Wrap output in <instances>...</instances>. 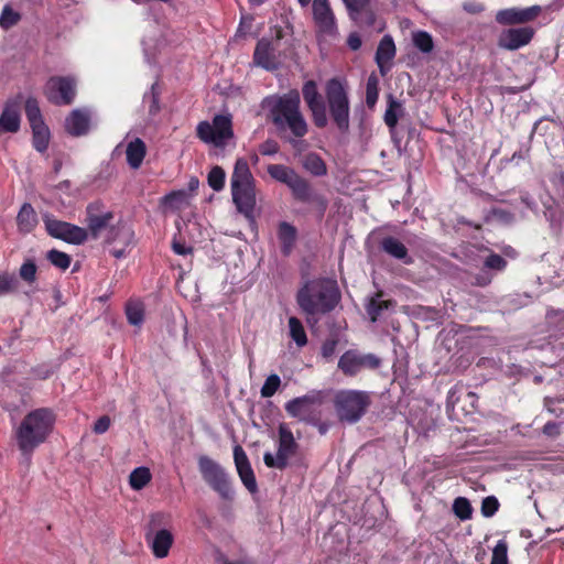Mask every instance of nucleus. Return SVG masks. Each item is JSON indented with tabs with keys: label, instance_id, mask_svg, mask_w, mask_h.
<instances>
[{
	"label": "nucleus",
	"instance_id": "nucleus-1",
	"mask_svg": "<svg viewBox=\"0 0 564 564\" xmlns=\"http://www.w3.org/2000/svg\"><path fill=\"white\" fill-rule=\"evenodd\" d=\"M267 118L275 127L276 132L294 150L301 152L304 147L302 139L308 132V123L301 110V97L297 90L283 95H273L263 100Z\"/></svg>",
	"mask_w": 564,
	"mask_h": 564
},
{
	"label": "nucleus",
	"instance_id": "nucleus-2",
	"mask_svg": "<svg viewBox=\"0 0 564 564\" xmlns=\"http://www.w3.org/2000/svg\"><path fill=\"white\" fill-rule=\"evenodd\" d=\"M340 300L337 283L330 279L306 281L296 293V303L306 315V322H316L317 315L332 312Z\"/></svg>",
	"mask_w": 564,
	"mask_h": 564
},
{
	"label": "nucleus",
	"instance_id": "nucleus-3",
	"mask_svg": "<svg viewBox=\"0 0 564 564\" xmlns=\"http://www.w3.org/2000/svg\"><path fill=\"white\" fill-rule=\"evenodd\" d=\"M55 415L41 408L28 413L15 430V440L22 455L30 458L34 449L44 443L53 430Z\"/></svg>",
	"mask_w": 564,
	"mask_h": 564
},
{
	"label": "nucleus",
	"instance_id": "nucleus-4",
	"mask_svg": "<svg viewBox=\"0 0 564 564\" xmlns=\"http://www.w3.org/2000/svg\"><path fill=\"white\" fill-rule=\"evenodd\" d=\"M232 202L239 213L252 218L256 208V181L248 162L240 158L236 161L230 178Z\"/></svg>",
	"mask_w": 564,
	"mask_h": 564
},
{
	"label": "nucleus",
	"instance_id": "nucleus-5",
	"mask_svg": "<svg viewBox=\"0 0 564 564\" xmlns=\"http://www.w3.org/2000/svg\"><path fill=\"white\" fill-rule=\"evenodd\" d=\"M327 393L322 390H312L308 393L288 401L284 405L286 413L299 421L317 425L322 417V406Z\"/></svg>",
	"mask_w": 564,
	"mask_h": 564
},
{
	"label": "nucleus",
	"instance_id": "nucleus-6",
	"mask_svg": "<svg viewBox=\"0 0 564 564\" xmlns=\"http://www.w3.org/2000/svg\"><path fill=\"white\" fill-rule=\"evenodd\" d=\"M371 403L370 394L359 390H341L335 395V410L340 421L358 422Z\"/></svg>",
	"mask_w": 564,
	"mask_h": 564
},
{
	"label": "nucleus",
	"instance_id": "nucleus-7",
	"mask_svg": "<svg viewBox=\"0 0 564 564\" xmlns=\"http://www.w3.org/2000/svg\"><path fill=\"white\" fill-rule=\"evenodd\" d=\"M326 100L330 117L340 132L349 130V100L343 84L333 78L326 86Z\"/></svg>",
	"mask_w": 564,
	"mask_h": 564
},
{
	"label": "nucleus",
	"instance_id": "nucleus-8",
	"mask_svg": "<svg viewBox=\"0 0 564 564\" xmlns=\"http://www.w3.org/2000/svg\"><path fill=\"white\" fill-rule=\"evenodd\" d=\"M196 134L205 143L225 148L234 138L231 115H216L212 122L200 121Z\"/></svg>",
	"mask_w": 564,
	"mask_h": 564
},
{
	"label": "nucleus",
	"instance_id": "nucleus-9",
	"mask_svg": "<svg viewBox=\"0 0 564 564\" xmlns=\"http://www.w3.org/2000/svg\"><path fill=\"white\" fill-rule=\"evenodd\" d=\"M198 469L205 482L218 492L223 499H232L234 491L228 476L217 462L205 455L199 456Z\"/></svg>",
	"mask_w": 564,
	"mask_h": 564
},
{
	"label": "nucleus",
	"instance_id": "nucleus-10",
	"mask_svg": "<svg viewBox=\"0 0 564 564\" xmlns=\"http://www.w3.org/2000/svg\"><path fill=\"white\" fill-rule=\"evenodd\" d=\"M283 37V30L280 26L271 29V39L262 37L258 41L253 53L254 65L267 70L278 68V52L280 40Z\"/></svg>",
	"mask_w": 564,
	"mask_h": 564
},
{
	"label": "nucleus",
	"instance_id": "nucleus-11",
	"mask_svg": "<svg viewBox=\"0 0 564 564\" xmlns=\"http://www.w3.org/2000/svg\"><path fill=\"white\" fill-rule=\"evenodd\" d=\"M296 451L297 443L293 433L284 424H280L278 453L275 456L270 452L264 453L263 462L269 468L282 470L288 466L289 458L296 454Z\"/></svg>",
	"mask_w": 564,
	"mask_h": 564
},
{
	"label": "nucleus",
	"instance_id": "nucleus-12",
	"mask_svg": "<svg viewBox=\"0 0 564 564\" xmlns=\"http://www.w3.org/2000/svg\"><path fill=\"white\" fill-rule=\"evenodd\" d=\"M44 95L54 105H70L76 95V82L72 77H51L45 85Z\"/></svg>",
	"mask_w": 564,
	"mask_h": 564
},
{
	"label": "nucleus",
	"instance_id": "nucleus-13",
	"mask_svg": "<svg viewBox=\"0 0 564 564\" xmlns=\"http://www.w3.org/2000/svg\"><path fill=\"white\" fill-rule=\"evenodd\" d=\"M44 224L47 232L57 239L68 243L80 245L86 241L88 234L83 227L44 216Z\"/></svg>",
	"mask_w": 564,
	"mask_h": 564
},
{
	"label": "nucleus",
	"instance_id": "nucleus-14",
	"mask_svg": "<svg viewBox=\"0 0 564 564\" xmlns=\"http://www.w3.org/2000/svg\"><path fill=\"white\" fill-rule=\"evenodd\" d=\"M381 364L373 354H360L357 350H347L338 360V368L349 377L356 376L365 368L377 369Z\"/></svg>",
	"mask_w": 564,
	"mask_h": 564
},
{
	"label": "nucleus",
	"instance_id": "nucleus-15",
	"mask_svg": "<svg viewBox=\"0 0 564 564\" xmlns=\"http://www.w3.org/2000/svg\"><path fill=\"white\" fill-rule=\"evenodd\" d=\"M113 213L106 208L100 200L88 204L86 208V223L93 238H98L100 232L107 229L113 220Z\"/></svg>",
	"mask_w": 564,
	"mask_h": 564
},
{
	"label": "nucleus",
	"instance_id": "nucleus-16",
	"mask_svg": "<svg viewBox=\"0 0 564 564\" xmlns=\"http://www.w3.org/2000/svg\"><path fill=\"white\" fill-rule=\"evenodd\" d=\"M161 518V514L151 516V530H149L145 534V538L151 545L152 552L158 558H163L167 556L169 551L173 544V534L169 530L160 529L156 532L152 533V530L155 528L156 522Z\"/></svg>",
	"mask_w": 564,
	"mask_h": 564
},
{
	"label": "nucleus",
	"instance_id": "nucleus-17",
	"mask_svg": "<svg viewBox=\"0 0 564 564\" xmlns=\"http://www.w3.org/2000/svg\"><path fill=\"white\" fill-rule=\"evenodd\" d=\"M534 30L530 26L503 30L498 37V46L507 51H516L528 45L533 39Z\"/></svg>",
	"mask_w": 564,
	"mask_h": 564
},
{
	"label": "nucleus",
	"instance_id": "nucleus-18",
	"mask_svg": "<svg viewBox=\"0 0 564 564\" xmlns=\"http://www.w3.org/2000/svg\"><path fill=\"white\" fill-rule=\"evenodd\" d=\"M541 10L540 6L503 9L496 13V21L502 25L522 24L535 20Z\"/></svg>",
	"mask_w": 564,
	"mask_h": 564
},
{
	"label": "nucleus",
	"instance_id": "nucleus-19",
	"mask_svg": "<svg viewBox=\"0 0 564 564\" xmlns=\"http://www.w3.org/2000/svg\"><path fill=\"white\" fill-rule=\"evenodd\" d=\"M313 18L318 32L326 35H335L337 28L335 15L328 0H313Z\"/></svg>",
	"mask_w": 564,
	"mask_h": 564
},
{
	"label": "nucleus",
	"instance_id": "nucleus-20",
	"mask_svg": "<svg viewBox=\"0 0 564 564\" xmlns=\"http://www.w3.org/2000/svg\"><path fill=\"white\" fill-rule=\"evenodd\" d=\"M22 95L7 101L0 116V132H18L20 129V106Z\"/></svg>",
	"mask_w": 564,
	"mask_h": 564
},
{
	"label": "nucleus",
	"instance_id": "nucleus-21",
	"mask_svg": "<svg viewBox=\"0 0 564 564\" xmlns=\"http://www.w3.org/2000/svg\"><path fill=\"white\" fill-rule=\"evenodd\" d=\"M234 459H235V465H236L238 475H239L242 484L246 486V488L250 492H256L257 491L256 477H254L253 470L251 468V465L249 463V459L247 457V454L240 445H237L234 448Z\"/></svg>",
	"mask_w": 564,
	"mask_h": 564
},
{
	"label": "nucleus",
	"instance_id": "nucleus-22",
	"mask_svg": "<svg viewBox=\"0 0 564 564\" xmlns=\"http://www.w3.org/2000/svg\"><path fill=\"white\" fill-rule=\"evenodd\" d=\"M289 187L294 198L302 203H318L325 205L323 197L316 194L308 182L299 174L289 184Z\"/></svg>",
	"mask_w": 564,
	"mask_h": 564
},
{
	"label": "nucleus",
	"instance_id": "nucleus-23",
	"mask_svg": "<svg viewBox=\"0 0 564 564\" xmlns=\"http://www.w3.org/2000/svg\"><path fill=\"white\" fill-rule=\"evenodd\" d=\"M395 56V45L391 35H384L377 47L376 51V63L379 67L381 75H386V73L391 67V61Z\"/></svg>",
	"mask_w": 564,
	"mask_h": 564
},
{
	"label": "nucleus",
	"instance_id": "nucleus-24",
	"mask_svg": "<svg viewBox=\"0 0 564 564\" xmlns=\"http://www.w3.org/2000/svg\"><path fill=\"white\" fill-rule=\"evenodd\" d=\"M90 117L86 110L75 109L65 120L66 131L75 137L84 135L89 130Z\"/></svg>",
	"mask_w": 564,
	"mask_h": 564
},
{
	"label": "nucleus",
	"instance_id": "nucleus-25",
	"mask_svg": "<svg viewBox=\"0 0 564 564\" xmlns=\"http://www.w3.org/2000/svg\"><path fill=\"white\" fill-rule=\"evenodd\" d=\"M111 236L108 238L109 242H113L117 240V238H120V241L122 242V248H113L110 250V254L117 259L124 257L126 249L124 247L129 246L131 243L133 232L130 230V228L126 226H117L111 227L110 232Z\"/></svg>",
	"mask_w": 564,
	"mask_h": 564
},
{
	"label": "nucleus",
	"instance_id": "nucleus-26",
	"mask_svg": "<svg viewBox=\"0 0 564 564\" xmlns=\"http://www.w3.org/2000/svg\"><path fill=\"white\" fill-rule=\"evenodd\" d=\"M145 153V143L140 138H135L134 140L130 141L126 150V156L129 166L134 170L139 169L143 162Z\"/></svg>",
	"mask_w": 564,
	"mask_h": 564
},
{
	"label": "nucleus",
	"instance_id": "nucleus-27",
	"mask_svg": "<svg viewBox=\"0 0 564 564\" xmlns=\"http://www.w3.org/2000/svg\"><path fill=\"white\" fill-rule=\"evenodd\" d=\"M17 225L22 234L31 232L37 225V215L31 204L24 203L18 213Z\"/></svg>",
	"mask_w": 564,
	"mask_h": 564
},
{
	"label": "nucleus",
	"instance_id": "nucleus-28",
	"mask_svg": "<svg viewBox=\"0 0 564 564\" xmlns=\"http://www.w3.org/2000/svg\"><path fill=\"white\" fill-rule=\"evenodd\" d=\"M381 248L384 252L391 257L404 260L405 263H410L411 259L408 258L406 247L394 237H386L381 241Z\"/></svg>",
	"mask_w": 564,
	"mask_h": 564
},
{
	"label": "nucleus",
	"instance_id": "nucleus-29",
	"mask_svg": "<svg viewBox=\"0 0 564 564\" xmlns=\"http://www.w3.org/2000/svg\"><path fill=\"white\" fill-rule=\"evenodd\" d=\"M403 104L395 99L392 95L388 96V107L386 109L383 120L384 123L392 130L397 127L399 117L403 116Z\"/></svg>",
	"mask_w": 564,
	"mask_h": 564
},
{
	"label": "nucleus",
	"instance_id": "nucleus-30",
	"mask_svg": "<svg viewBox=\"0 0 564 564\" xmlns=\"http://www.w3.org/2000/svg\"><path fill=\"white\" fill-rule=\"evenodd\" d=\"M279 239L281 241L282 252L288 256L293 249L296 239V229L289 223H281L279 226Z\"/></svg>",
	"mask_w": 564,
	"mask_h": 564
},
{
	"label": "nucleus",
	"instance_id": "nucleus-31",
	"mask_svg": "<svg viewBox=\"0 0 564 564\" xmlns=\"http://www.w3.org/2000/svg\"><path fill=\"white\" fill-rule=\"evenodd\" d=\"M303 167L315 176H323L327 173L324 160L316 153H308L303 158Z\"/></svg>",
	"mask_w": 564,
	"mask_h": 564
},
{
	"label": "nucleus",
	"instance_id": "nucleus-32",
	"mask_svg": "<svg viewBox=\"0 0 564 564\" xmlns=\"http://www.w3.org/2000/svg\"><path fill=\"white\" fill-rule=\"evenodd\" d=\"M269 175L275 181L283 183L289 186L297 173L283 164H271L268 166Z\"/></svg>",
	"mask_w": 564,
	"mask_h": 564
},
{
	"label": "nucleus",
	"instance_id": "nucleus-33",
	"mask_svg": "<svg viewBox=\"0 0 564 564\" xmlns=\"http://www.w3.org/2000/svg\"><path fill=\"white\" fill-rule=\"evenodd\" d=\"M390 304H391L390 301L381 300V293H377L375 296L370 297V300L366 306V311L370 317V321L376 322L378 319V317L381 315V313L384 310H388Z\"/></svg>",
	"mask_w": 564,
	"mask_h": 564
},
{
	"label": "nucleus",
	"instance_id": "nucleus-34",
	"mask_svg": "<svg viewBox=\"0 0 564 564\" xmlns=\"http://www.w3.org/2000/svg\"><path fill=\"white\" fill-rule=\"evenodd\" d=\"M33 145L39 152H44L48 147L50 131L45 123L33 126Z\"/></svg>",
	"mask_w": 564,
	"mask_h": 564
},
{
	"label": "nucleus",
	"instance_id": "nucleus-35",
	"mask_svg": "<svg viewBox=\"0 0 564 564\" xmlns=\"http://www.w3.org/2000/svg\"><path fill=\"white\" fill-rule=\"evenodd\" d=\"M151 480V473L148 467H138L133 469L129 476V484L132 489L141 490Z\"/></svg>",
	"mask_w": 564,
	"mask_h": 564
},
{
	"label": "nucleus",
	"instance_id": "nucleus-36",
	"mask_svg": "<svg viewBox=\"0 0 564 564\" xmlns=\"http://www.w3.org/2000/svg\"><path fill=\"white\" fill-rule=\"evenodd\" d=\"M302 94L308 109L324 104L318 94L317 86L313 80H308L304 84Z\"/></svg>",
	"mask_w": 564,
	"mask_h": 564
},
{
	"label": "nucleus",
	"instance_id": "nucleus-37",
	"mask_svg": "<svg viewBox=\"0 0 564 564\" xmlns=\"http://www.w3.org/2000/svg\"><path fill=\"white\" fill-rule=\"evenodd\" d=\"M128 322L133 326H141L144 318V307L141 302L131 301L126 306Z\"/></svg>",
	"mask_w": 564,
	"mask_h": 564
},
{
	"label": "nucleus",
	"instance_id": "nucleus-38",
	"mask_svg": "<svg viewBox=\"0 0 564 564\" xmlns=\"http://www.w3.org/2000/svg\"><path fill=\"white\" fill-rule=\"evenodd\" d=\"M290 336L296 343L299 347H303L307 344V337L305 329L297 317L289 318Z\"/></svg>",
	"mask_w": 564,
	"mask_h": 564
},
{
	"label": "nucleus",
	"instance_id": "nucleus-39",
	"mask_svg": "<svg viewBox=\"0 0 564 564\" xmlns=\"http://www.w3.org/2000/svg\"><path fill=\"white\" fill-rule=\"evenodd\" d=\"M25 115L31 127L44 123L39 102L33 97L25 100Z\"/></svg>",
	"mask_w": 564,
	"mask_h": 564
},
{
	"label": "nucleus",
	"instance_id": "nucleus-40",
	"mask_svg": "<svg viewBox=\"0 0 564 564\" xmlns=\"http://www.w3.org/2000/svg\"><path fill=\"white\" fill-rule=\"evenodd\" d=\"M414 46L422 53H431L434 48V42L430 33L416 31L412 34Z\"/></svg>",
	"mask_w": 564,
	"mask_h": 564
},
{
	"label": "nucleus",
	"instance_id": "nucleus-41",
	"mask_svg": "<svg viewBox=\"0 0 564 564\" xmlns=\"http://www.w3.org/2000/svg\"><path fill=\"white\" fill-rule=\"evenodd\" d=\"M164 202L172 208L182 209L189 205V194L185 191H176L167 194Z\"/></svg>",
	"mask_w": 564,
	"mask_h": 564
},
{
	"label": "nucleus",
	"instance_id": "nucleus-42",
	"mask_svg": "<svg viewBox=\"0 0 564 564\" xmlns=\"http://www.w3.org/2000/svg\"><path fill=\"white\" fill-rule=\"evenodd\" d=\"M453 511L460 520H468L471 518L473 508L467 498L458 497L453 502Z\"/></svg>",
	"mask_w": 564,
	"mask_h": 564
},
{
	"label": "nucleus",
	"instance_id": "nucleus-43",
	"mask_svg": "<svg viewBox=\"0 0 564 564\" xmlns=\"http://www.w3.org/2000/svg\"><path fill=\"white\" fill-rule=\"evenodd\" d=\"M21 20L20 13L14 11L9 4L4 6L0 14V28L9 30Z\"/></svg>",
	"mask_w": 564,
	"mask_h": 564
},
{
	"label": "nucleus",
	"instance_id": "nucleus-44",
	"mask_svg": "<svg viewBox=\"0 0 564 564\" xmlns=\"http://www.w3.org/2000/svg\"><path fill=\"white\" fill-rule=\"evenodd\" d=\"M47 260L55 265L56 268L61 270H66L70 265V257L62 251H58L56 249H52L46 254Z\"/></svg>",
	"mask_w": 564,
	"mask_h": 564
},
{
	"label": "nucleus",
	"instance_id": "nucleus-45",
	"mask_svg": "<svg viewBox=\"0 0 564 564\" xmlns=\"http://www.w3.org/2000/svg\"><path fill=\"white\" fill-rule=\"evenodd\" d=\"M281 386V379L278 375L272 373L267 377L263 386L261 387L260 394L262 398H271L275 394Z\"/></svg>",
	"mask_w": 564,
	"mask_h": 564
},
{
	"label": "nucleus",
	"instance_id": "nucleus-46",
	"mask_svg": "<svg viewBox=\"0 0 564 564\" xmlns=\"http://www.w3.org/2000/svg\"><path fill=\"white\" fill-rule=\"evenodd\" d=\"M379 80L376 75H370L366 86V102L369 107L375 106L379 96Z\"/></svg>",
	"mask_w": 564,
	"mask_h": 564
},
{
	"label": "nucleus",
	"instance_id": "nucleus-47",
	"mask_svg": "<svg viewBox=\"0 0 564 564\" xmlns=\"http://www.w3.org/2000/svg\"><path fill=\"white\" fill-rule=\"evenodd\" d=\"M208 185L214 191H220L225 185V171L220 166H215L208 173Z\"/></svg>",
	"mask_w": 564,
	"mask_h": 564
},
{
	"label": "nucleus",
	"instance_id": "nucleus-48",
	"mask_svg": "<svg viewBox=\"0 0 564 564\" xmlns=\"http://www.w3.org/2000/svg\"><path fill=\"white\" fill-rule=\"evenodd\" d=\"M508 543L505 540H499L492 550V557L490 564H508Z\"/></svg>",
	"mask_w": 564,
	"mask_h": 564
},
{
	"label": "nucleus",
	"instance_id": "nucleus-49",
	"mask_svg": "<svg viewBox=\"0 0 564 564\" xmlns=\"http://www.w3.org/2000/svg\"><path fill=\"white\" fill-rule=\"evenodd\" d=\"M19 281L14 274L1 273L0 274V295L15 292Z\"/></svg>",
	"mask_w": 564,
	"mask_h": 564
},
{
	"label": "nucleus",
	"instance_id": "nucleus-50",
	"mask_svg": "<svg viewBox=\"0 0 564 564\" xmlns=\"http://www.w3.org/2000/svg\"><path fill=\"white\" fill-rule=\"evenodd\" d=\"M144 100L150 102L149 105V115L154 117L160 111V99L159 91L156 90V85H152L150 94L144 95Z\"/></svg>",
	"mask_w": 564,
	"mask_h": 564
},
{
	"label": "nucleus",
	"instance_id": "nucleus-51",
	"mask_svg": "<svg viewBox=\"0 0 564 564\" xmlns=\"http://www.w3.org/2000/svg\"><path fill=\"white\" fill-rule=\"evenodd\" d=\"M499 508V501L494 496L486 497L481 502V513L484 517H492Z\"/></svg>",
	"mask_w": 564,
	"mask_h": 564
},
{
	"label": "nucleus",
	"instance_id": "nucleus-52",
	"mask_svg": "<svg viewBox=\"0 0 564 564\" xmlns=\"http://www.w3.org/2000/svg\"><path fill=\"white\" fill-rule=\"evenodd\" d=\"M355 22L359 25L372 26L376 21L375 13L369 9V6L366 7L361 12L357 13V17H350Z\"/></svg>",
	"mask_w": 564,
	"mask_h": 564
},
{
	"label": "nucleus",
	"instance_id": "nucleus-53",
	"mask_svg": "<svg viewBox=\"0 0 564 564\" xmlns=\"http://www.w3.org/2000/svg\"><path fill=\"white\" fill-rule=\"evenodd\" d=\"M19 274L21 279L24 281L32 283L35 281L36 278V265L33 261H26L24 262L19 271Z\"/></svg>",
	"mask_w": 564,
	"mask_h": 564
},
{
	"label": "nucleus",
	"instance_id": "nucleus-54",
	"mask_svg": "<svg viewBox=\"0 0 564 564\" xmlns=\"http://www.w3.org/2000/svg\"><path fill=\"white\" fill-rule=\"evenodd\" d=\"M507 261L497 253H490L485 260V267L488 269L501 271L506 268Z\"/></svg>",
	"mask_w": 564,
	"mask_h": 564
},
{
	"label": "nucleus",
	"instance_id": "nucleus-55",
	"mask_svg": "<svg viewBox=\"0 0 564 564\" xmlns=\"http://www.w3.org/2000/svg\"><path fill=\"white\" fill-rule=\"evenodd\" d=\"M349 17H357L358 12H361L366 7L369 6L370 0H343Z\"/></svg>",
	"mask_w": 564,
	"mask_h": 564
},
{
	"label": "nucleus",
	"instance_id": "nucleus-56",
	"mask_svg": "<svg viewBox=\"0 0 564 564\" xmlns=\"http://www.w3.org/2000/svg\"><path fill=\"white\" fill-rule=\"evenodd\" d=\"M312 111L313 120L316 127L324 128L327 124V117L325 105H321L310 109Z\"/></svg>",
	"mask_w": 564,
	"mask_h": 564
},
{
	"label": "nucleus",
	"instance_id": "nucleus-57",
	"mask_svg": "<svg viewBox=\"0 0 564 564\" xmlns=\"http://www.w3.org/2000/svg\"><path fill=\"white\" fill-rule=\"evenodd\" d=\"M279 152V144L276 141L272 139L265 140L263 143L260 144V153L262 155H273Z\"/></svg>",
	"mask_w": 564,
	"mask_h": 564
},
{
	"label": "nucleus",
	"instance_id": "nucleus-58",
	"mask_svg": "<svg viewBox=\"0 0 564 564\" xmlns=\"http://www.w3.org/2000/svg\"><path fill=\"white\" fill-rule=\"evenodd\" d=\"M109 426H110V419H109V416L102 415V416H100L96 421V423H95V425L93 427V431L96 434H102V433L108 431Z\"/></svg>",
	"mask_w": 564,
	"mask_h": 564
},
{
	"label": "nucleus",
	"instance_id": "nucleus-59",
	"mask_svg": "<svg viewBox=\"0 0 564 564\" xmlns=\"http://www.w3.org/2000/svg\"><path fill=\"white\" fill-rule=\"evenodd\" d=\"M543 434L547 437H557L560 435V424L556 422H547L543 426Z\"/></svg>",
	"mask_w": 564,
	"mask_h": 564
},
{
	"label": "nucleus",
	"instance_id": "nucleus-60",
	"mask_svg": "<svg viewBox=\"0 0 564 564\" xmlns=\"http://www.w3.org/2000/svg\"><path fill=\"white\" fill-rule=\"evenodd\" d=\"M463 9L470 14H477L482 12L485 10V7L480 2L467 1L463 3Z\"/></svg>",
	"mask_w": 564,
	"mask_h": 564
},
{
	"label": "nucleus",
	"instance_id": "nucleus-61",
	"mask_svg": "<svg viewBox=\"0 0 564 564\" xmlns=\"http://www.w3.org/2000/svg\"><path fill=\"white\" fill-rule=\"evenodd\" d=\"M336 346H337V340H335V339L325 340L322 346L323 357H325V358L332 357L335 352Z\"/></svg>",
	"mask_w": 564,
	"mask_h": 564
},
{
	"label": "nucleus",
	"instance_id": "nucleus-62",
	"mask_svg": "<svg viewBox=\"0 0 564 564\" xmlns=\"http://www.w3.org/2000/svg\"><path fill=\"white\" fill-rule=\"evenodd\" d=\"M172 249L175 253L181 254V256L188 254L193 250L191 247H186V245L184 242H181L177 240H173Z\"/></svg>",
	"mask_w": 564,
	"mask_h": 564
},
{
	"label": "nucleus",
	"instance_id": "nucleus-63",
	"mask_svg": "<svg viewBox=\"0 0 564 564\" xmlns=\"http://www.w3.org/2000/svg\"><path fill=\"white\" fill-rule=\"evenodd\" d=\"M361 39L358 33H350L347 39V44L352 51H357L361 46Z\"/></svg>",
	"mask_w": 564,
	"mask_h": 564
},
{
	"label": "nucleus",
	"instance_id": "nucleus-64",
	"mask_svg": "<svg viewBox=\"0 0 564 564\" xmlns=\"http://www.w3.org/2000/svg\"><path fill=\"white\" fill-rule=\"evenodd\" d=\"M554 403H555V400L552 398H545V400H544L546 410L550 413L555 414L556 416H560L563 413V411L561 410L560 412H557V409L553 408Z\"/></svg>",
	"mask_w": 564,
	"mask_h": 564
}]
</instances>
